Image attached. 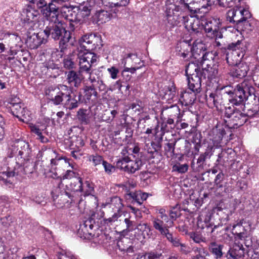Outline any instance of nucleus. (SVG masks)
Wrapping results in <instances>:
<instances>
[{"mask_svg":"<svg viewBox=\"0 0 259 259\" xmlns=\"http://www.w3.org/2000/svg\"><path fill=\"white\" fill-rule=\"evenodd\" d=\"M193 4L189 0H168L167 8L164 10L166 21L170 27L174 28L180 24L182 19V12L188 11L191 18L202 20L206 12L201 7H193Z\"/></svg>","mask_w":259,"mask_h":259,"instance_id":"obj_1","label":"nucleus"},{"mask_svg":"<svg viewBox=\"0 0 259 259\" xmlns=\"http://www.w3.org/2000/svg\"><path fill=\"white\" fill-rule=\"evenodd\" d=\"M45 93L55 105L62 103L64 108L69 110L78 107L80 102L78 96L73 93L72 89L66 85H50L46 89Z\"/></svg>","mask_w":259,"mask_h":259,"instance_id":"obj_2","label":"nucleus"},{"mask_svg":"<svg viewBox=\"0 0 259 259\" xmlns=\"http://www.w3.org/2000/svg\"><path fill=\"white\" fill-rule=\"evenodd\" d=\"M253 82V80L247 78L237 84L234 88L230 85H226L229 102L232 106L244 107V102L247 100H257L259 103V97L255 95Z\"/></svg>","mask_w":259,"mask_h":259,"instance_id":"obj_3","label":"nucleus"},{"mask_svg":"<svg viewBox=\"0 0 259 259\" xmlns=\"http://www.w3.org/2000/svg\"><path fill=\"white\" fill-rule=\"evenodd\" d=\"M36 163L30 159L17 161L11 158L7 160V171L0 172V181L8 185L12 184L10 178L14 177H23L25 175L33 172L35 169Z\"/></svg>","mask_w":259,"mask_h":259,"instance_id":"obj_4","label":"nucleus"},{"mask_svg":"<svg viewBox=\"0 0 259 259\" xmlns=\"http://www.w3.org/2000/svg\"><path fill=\"white\" fill-rule=\"evenodd\" d=\"M49 21L50 23L43 31L44 33L47 40L50 36L55 40H59V48L60 52L64 54L69 45V41L71 38V31L66 30L58 17H57L56 20Z\"/></svg>","mask_w":259,"mask_h":259,"instance_id":"obj_5","label":"nucleus"},{"mask_svg":"<svg viewBox=\"0 0 259 259\" xmlns=\"http://www.w3.org/2000/svg\"><path fill=\"white\" fill-rule=\"evenodd\" d=\"M251 17L249 11L241 7L231 9L226 14V21L234 25L236 29L241 33H249L253 29V26L249 20Z\"/></svg>","mask_w":259,"mask_h":259,"instance_id":"obj_6","label":"nucleus"},{"mask_svg":"<svg viewBox=\"0 0 259 259\" xmlns=\"http://www.w3.org/2000/svg\"><path fill=\"white\" fill-rule=\"evenodd\" d=\"M82 179L79 176L78 177L71 181L69 184L66 185V188L63 193L55 196H53L54 201L55 203L65 205V203L69 202V200L66 198L67 197L70 199V203H78L81 204L82 202V198H79L77 193L80 192L82 186Z\"/></svg>","mask_w":259,"mask_h":259,"instance_id":"obj_7","label":"nucleus"},{"mask_svg":"<svg viewBox=\"0 0 259 259\" xmlns=\"http://www.w3.org/2000/svg\"><path fill=\"white\" fill-rule=\"evenodd\" d=\"M244 108L240 106L238 108L235 106L225 107V116L228 118L224 120L225 127L237 129L247 121L249 115L245 113Z\"/></svg>","mask_w":259,"mask_h":259,"instance_id":"obj_8","label":"nucleus"},{"mask_svg":"<svg viewBox=\"0 0 259 259\" xmlns=\"http://www.w3.org/2000/svg\"><path fill=\"white\" fill-rule=\"evenodd\" d=\"M223 49L226 55L227 63L234 64L242 60L247 48L244 39H241L228 44Z\"/></svg>","mask_w":259,"mask_h":259,"instance_id":"obj_9","label":"nucleus"},{"mask_svg":"<svg viewBox=\"0 0 259 259\" xmlns=\"http://www.w3.org/2000/svg\"><path fill=\"white\" fill-rule=\"evenodd\" d=\"M66 0H50L48 3L45 0H38L36 3L37 8L47 20L57 19L59 15V9Z\"/></svg>","mask_w":259,"mask_h":259,"instance_id":"obj_10","label":"nucleus"},{"mask_svg":"<svg viewBox=\"0 0 259 259\" xmlns=\"http://www.w3.org/2000/svg\"><path fill=\"white\" fill-rule=\"evenodd\" d=\"M185 73L189 90L195 93H199L201 90V82L204 79L199 67L195 63H189L186 66Z\"/></svg>","mask_w":259,"mask_h":259,"instance_id":"obj_11","label":"nucleus"},{"mask_svg":"<svg viewBox=\"0 0 259 259\" xmlns=\"http://www.w3.org/2000/svg\"><path fill=\"white\" fill-rule=\"evenodd\" d=\"M222 25L221 19L216 16L210 17L205 19L204 24H202L205 32L208 37L212 38H222L223 36L220 31V27Z\"/></svg>","mask_w":259,"mask_h":259,"instance_id":"obj_12","label":"nucleus"},{"mask_svg":"<svg viewBox=\"0 0 259 259\" xmlns=\"http://www.w3.org/2000/svg\"><path fill=\"white\" fill-rule=\"evenodd\" d=\"M81 49L91 52L97 48L100 49L102 46V41L100 35L95 33H89L83 35L79 39Z\"/></svg>","mask_w":259,"mask_h":259,"instance_id":"obj_13","label":"nucleus"},{"mask_svg":"<svg viewBox=\"0 0 259 259\" xmlns=\"http://www.w3.org/2000/svg\"><path fill=\"white\" fill-rule=\"evenodd\" d=\"M9 108L13 115L17 117L19 120L23 122H27L30 120V111L21 102H14L12 100L10 103Z\"/></svg>","mask_w":259,"mask_h":259,"instance_id":"obj_14","label":"nucleus"},{"mask_svg":"<svg viewBox=\"0 0 259 259\" xmlns=\"http://www.w3.org/2000/svg\"><path fill=\"white\" fill-rule=\"evenodd\" d=\"M98 59L97 54L92 52H87L79 57V73L86 72L91 74V67L95 65Z\"/></svg>","mask_w":259,"mask_h":259,"instance_id":"obj_15","label":"nucleus"},{"mask_svg":"<svg viewBox=\"0 0 259 259\" xmlns=\"http://www.w3.org/2000/svg\"><path fill=\"white\" fill-rule=\"evenodd\" d=\"M200 72L204 79H207L206 82L215 83V85L219 84H222V80L220 78V75L219 74V64L218 63L213 64L212 67L208 68H203Z\"/></svg>","mask_w":259,"mask_h":259,"instance_id":"obj_16","label":"nucleus"},{"mask_svg":"<svg viewBox=\"0 0 259 259\" xmlns=\"http://www.w3.org/2000/svg\"><path fill=\"white\" fill-rule=\"evenodd\" d=\"M197 225L198 229H201V232L205 237L206 236H208L212 233L215 229L220 226H222V224L220 225L219 223L216 225L212 221L211 215L209 212L206 215L203 221L199 216L197 219Z\"/></svg>","mask_w":259,"mask_h":259,"instance_id":"obj_17","label":"nucleus"},{"mask_svg":"<svg viewBox=\"0 0 259 259\" xmlns=\"http://www.w3.org/2000/svg\"><path fill=\"white\" fill-rule=\"evenodd\" d=\"M133 158L134 159H132L131 158L123 159V162H121L116 167L127 174H134L136 171L141 169L143 165V162L140 157Z\"/></svg>","mask_w":259,"mask_h":259,"instance_id":"obj_18","label":"nucleus"},{"mask_svg":"<svg viewBox=\"0 0 259 259\" xmlns=\"http://www.w3.org/2000/svg\"><path fill=\"white\" fill-rule=\"evenodd\" d=\"M40 156L42 158H45L47 160L50 162L51 168L56 170L57 166L61 163V161L64 160V163H68L70 164V159L67 158L58 156V153L55 150H53L50 148L46 150V151L41 153Z\"/></svg>","mask_w":259,"mask_h":259,"instance_id":"obj_19","label":"nucleus"},{"mask_svg":"<svg viewBox=\"0 0 259 259\" xmlns=\"http://www.w3.org/2000/svg\"><path fill=\"white\" fill-rule=\"evenodd\" d=\"M225 125L218 123L208 133V138L216 148L221 146L223 139L226 134Z\"/></svg>","mask_w":259,"mask_h":259,"instance_id":"obj_20","label":"nucleus"},{"mask_svg":"<svg viewBox=\"0 0 259 259\" xmlns=\"http://www.w3.org/2000/svg\"><path fill=\"white\" fill-rule=\"evenodd\" d=\"M159 215L152 219L153 227L158 232L168 228V215L166 213V210L164 208L157 209Z\"/></svg>","mask_w":259,"mask_h":259,"instance_id":"obj_21","label":"nucleus"},{"mask_svg":"<svg viewBox=\"0 0 259 259\" xmlns=\"http://www.w3.org/2000/svg\"><path fill=\"white\" fill-rule=\"evenodd\" d=\"M228 64L232 66L229 74L233 78H242L246 76L249 68L245 63L241 61L237 63Z\"/></svg>","mask_w":259,"mask_h":259,"instance_id":"obj_22","label":"nucleus"},{"mask_svg":"<svg viewBox=\"0 0 259 259\" xmlns=\"http://www.w3.org/2000/svg\"><path fill=\"white\" fill-rule=\"evenodd\" d=\"M15 147L17 148L18 153V161L30 159L31 151L28 143L23 140H18L15 143Z\"/></svg>","mask_w":259,"mask_h":259,"instance_id":"obj_23","label":"nucleus"},{"mask_svg":"<svg viewBox=\"0 0 259 259\" xmlns=\"http://www.w3.org/2000/svg\"><path fill=\"white\" fill-rule=\"evenodd\" d=\"M227 88L226 85L219 84L214 87V90L217 98L219 109L222 110V108L225 106V103L228 101L229 98L227 94Z\"/></svg>","mask_w":259,"mask_h":259,"instance_id":"obj_24","label":"nucleus"},{"mask_svg":"<svg viewBox=\"0 0 259 259\" xmlns=\"http://www.w3.org/2000/svg\"><path fill=\"white\" fill-rule=\"evenodd\" d=\"M184 24L186 29L190 32L191 35H196L198 37L203 35L201 31V27L199 24L198 20L195 21L192 19H189L188 16H183Z\"/></svg>","mask_w":259,"mask_h":259,"instance_id":"obj_25","label":"nucleus"},{"mask_svg":"<svg viewBox=\"0 0 259 259\" xmlns=\"http://www.w3.org/2000/svg\"><path fill=\"white\" fill-rule=\"evenodd\" d=\"M98 97V93L96 90L92 87V85L85 86L83 89L82 92L79 93L78 99L80 102L85 103H90L91 101H95Z\"/></svg>","mask_w":259,"mask_h":259,"instance_id":"obj_26","label":"nucleus"},{"mask_svg":"<svg viewBox=\"0 0 259 259\" xmlns=\"http://www.w3.org/2000/svg\"><path fill=\"white\" fill-rule=\"evenodd\" d=\"M47 39L43 31L35 34L34 33L30 36H28L26 40V44L31 49H36L41 44H46Z\"/></svg>","mask_w":259,"mask_h":259,"instance_id":"obj_27","label":"nucleus"},{"mask_svg":"<svg viewBox=\"0 0 259 259\" xmlns=\"http://www.w3.org/2000/svg\"><path fill=\"white\" fill-rule=\"evenodd\" d=\"M199 101L201 103H205L209 108L215 107L218 110H219L214 90L213 91L207 90L205 93L200 96Z\"/></svg>","mask_w":259,"mask_h":259,"instance_id":"obj_28","label":"nucleus"},{"mask_svg":"<svg viewBox=\"0 0 259 259\" xmlns=\"http://www.w3.org/2000/svg\"><path fill=\"white\" fill-rule=\"evenodd\" d=\"M207 52L206 45L202 39L197 38L194 40L192 44V57L196 61H199L201 57Z\"/></svg>","mask_w":259,"mask_h":259,"instance_id":"obj_29","label":"nucleus"},{"mask_svg":"<svg viewBox=\"0 0 259 259\" xmlns=\"http://www.w3.org/2000/svg\"><path fill=\"white\" fill-rule=\"evenodd\" d=\"M192 46L190 40H184L180 42L177 47L178 55L184 59H188L192 57Z\"/></svg>","mask_w":259,"mask_h":259,"instance_id":"obj_30","label":"nucleus"},{"mask_svg":"<svg viewBox=\"0 0 259 259\" xmlns=\"http://www.w3.org/2000/svg\"><path fill=\"white\" fill-rule=\"evenodd\" d=\"M78 11L68 10L66 18L69 21L68 28L70 31H75L82 24L81 20L78 16Z\"/></svg>","mask_w":259,"mask_h":259,"instance_id":"obj_31","label":"nucleus"},{"mask_svg":"<svg viewBox=\"0 0 259 259\" xmlns=\"http://www.w3.org/2000/svg\"><path fill=\"white\" fill-rule=\"evenodd\" d=\"M80 73L74 70H70L66 72V80L70 88L74 87L78 88L81 85L83 78Z\"/></svg>","mask_w":259,"mask_h":259,"instance_id":"obj_32","label":"nucleus"},{"mask_svg":"<svg viewBox=\"0 0 259 259\" xmlns=\"http://www.w3.org/2000/svg\"><path fill=\"white\" fill-rule=\"evenodd\" d=\"M135 237L138 240H143L149 236L151 232V227L147 223H140L135 228Z\"/></svg>","mask_w":259,"mask_h":259,"instance_id":"obj_33","label":"nucleus"},{"mask_svg":"<svg viewBox=\"0 0 259 259\" xmlns=\"http://www.w3.org/2000/svg\"><path fill=\"white\" fill-rule=\"evenodd\" d=\"M107 7H105V8L104 7L98 8L94 7V9H96L95 18L99 24L108 22L112 16V14L107 10Z\"/></svg>","mask_w":259,"mask_h":259,"instance_id":"obj_34","label":"nucleus"},{"mask_svg":"<svg viewBox=\"0 0 259 259\" xmlns=\"http://www.w3.org/2000/svg\"><path fill=\"white\" fill-rule=\"evenodd\" d=\"M38 15V12L34 10L29 9L24 10L22 16L24 25H30V26L32 27V25L34 24V22L37 20Z\"/></svg>","mask_w":259,"mask_h":259,"instance_id":"obj_35","label":"nucleus"},{"mask_svg":"<svg viewBox=\"0 0 259 259\" xmlns=\"http://www.w3.org/2000/svg\"><path fill=\"white\" fill-rule=\"evenodd\" d=\"M197 94L193 91H184L180 95L179 101L182 105L185 106L191 105L196 99V95Z\"/></svg>","mask_w":259,"mask_h":259,"instance_id":"obj_36","label":"nucleus"},{"mask_svg":"<svg viewBox=\"0 0 259 259\" xmlns=\"http://www.w3.org/2000/svg\"><path fill=\"white\" fill-rule=\"evenodd\" d=\"M216 52H208L206 54H203L200 58L199 61L197 62V65L204 67V68H208L212 67L214 62V58Z\"/></svg>","mask_w":259,"mask_h":259,"instance_id":"obj_37","label":"nucleus"},{"mask_svg":"<svg viewBox=\"0 0 259 259\" xmlns=\"http://www.w3.org/2000/svg\"><path fill=\"white\" fill-rule=\"evenodd\" d=\"M224 248L223 244H218L215 242H211L208 246V250L213 255L215 259H221L224 256L223 251Z\"/></svg>","mask_w":259,"mask_h":259,"instance_id":"obj_38","label":"nucleus"},{"mask_svg":"<svg viewBox=\"0 0 259 259\" xmlns=\"http://www.w3.org/2000/svg\"><path fill=\"white\" fill-rule=\"evenodd\" d=\"M154 136L155 139H158L157 141L154 142L152 141L150 144V146L152 147V149L154 150V152H156V154L157 153L158 150H159L161 148V143L163 139V136L164 134V132H161V133L159 131V125L157 122V125L154 128Z\"/></svg>","mask_w":259,"mask_h":259,"instance_id":"obj_39","label":"nucleus"},{"mask_svg":"<svg viewBox=\"0 0 259 259\" xmlns=\"http://www.w3.org/2000/svg\"><path fill=\"white\" fill-rule=\"evenodd\" d=\"M181 211L179 204L170 207L168 212V221H170L168 222V228L172 227L174 226V222L181 216Z\"/></svg>","mask_w":259,"mask_h":259,"instance_id":"obj_40","label":"nucleus"},{"mask_svg":"<svg viewBox=\"0 0 259 259\" xmlns=\"http://www.w3.org/2000/svg\"><path fill=\"white\" fill-rule=\"evenodd\" d=\"M169 228H167L165 229H163L158 232L162 237L166 238V239L169 242H170L174 246L176 247H179L181 243L180 242V239L178 237H175L173 235L172 233L169 231Z\"/></svg>","mask_w":259,"mask_h":259,"instance_id":"obj_41","label":"nucleus"},{"mask_svg":"<svg viewBox=\"0 0 259 259\" xmlns=\"http://www.w3.org/2000/svg\"><path fill=\"white\" fill-rule=\"evenodd\" d=\"M242 221L243 220L241 221L240 223L234 225L232 229V233L240 240L245 239L248 235V232L242 226Z\"/></svg>","mask_w":259,"mask_h":259,"instance_id":"obj_42","label":"nucleus"},{"mask_svg":"<svg viewBox=\"0 0 259 259\" xmlns=\"http://www.w3.org/2000/svg\"><path fill=\"white\" fill-rule=\"evenodd\" d=\"M108 204L114 212H118L121 214V209L124 206L122 199L116 196H113L110 198V202Z\"/></svg>","mask_w":259,"mask_h":259,"instance_id":"obj_43","label":"nucleus"},{"mask_svg":"<svg viewBox=\"0 0 259 259\" xmlns=\"http://www.w3.org/2000/svg\"><path fill=\"white\" fill-rule=\"evenodd\" d=\"M92 5L93 4L91 5V0H90L88 4L80 5L77 8L78 15L80 17L82 22H83L84 18H88L90 15L91 8L94 9V7Z\"/></svg>","mask_w":259,"mask_h":259,"instance_id":"obj_44","label":"nucleus"},{"mask_svg":"<svg viewBox=\"0 0 259 259\" xmlns=\"http://www.w3.org/2000/svg\"><path fill=\"white\" fill-rule=\"evenodd\" d=\"M163 98L167 101L174 100L176 97V87L174 82L165 85L163 89Z\"/></svg>","mask_w":259,"mask_h":259,"instance_id":"obj_45","label":"nucleus"},{"mask_svg":"<svg viewBox=\"0 0 259 259\" xmlns=\"http://www.w3.org/2000/svg\"><path fill=\"white\" fill-rule=\"evenodd\" d=\"M95 192L94 184L91 180L82 181V186L80 192H82L84 197L92 195Z\"/></svg>","mask_w":259,"mask_h":259,"instance_id":"obj_46","label":"nucleus"},{"mask_svg":"<svg viewBox=\"0 0 259 259\" xmlns=\"http://www.w3.org/2000/svg\"><path fill=\"white\" fill-rule=\"evenodd\" d=\"M60 68L53 60L48 61V78H56L60 75Z\"/></svg>","mask_w":259,"mask_h":259,"instance_id":"obj_47","label":"nucleus"},{"mask_svg":"<svg viewBox=\"0 0 259 259\" xmlns=\"http://www.w3.org/2000/svg\"><path fill=\"white\" fill-rule=\"evenodd\" d=\"M53 175L54 176H53V178L59 179L60 180V184H62V180H63L67 179L72 181L73 179L79 176L78 173L71 170H66L62 176H58L56 172L54 173Z\"/></svg>","mask_w":259,"mask_h":259,"instance_id":"obj_48","label":"nucleus"},{"mask_svg":"<svg viewBox=\"0 0 259 259\" xmlns=\"http://www.w3.org/2000/svg\"><path fill=\"white\" fill-rule=\"evenodd\" d=\"M93 233V230L89 231L88 228L79 225L77 231V235L83 239L91 240L95 236Z\"/></svg>","mask_w":259,"mask_h":259,"instance_id":"obj_49","label":"nucleus"},{"mask_svg":"<svg viewBox=\"0 0 259 259\" xmlns=\"http://www.w3.org/2000/svg\"><path fill=\"white\" fill-rule=\"evenodd\" d=\"M125 126L126 127L125 129V134L124 138H122L121 137H119L120 138V144L122 145L123 143L124 144H129L131 143V139L133 137L134 130L131 125L128 123H125Z\"/></svg>","mask_w":259,"mask_h":259,"instance_id":"obj_50","label":"nucleus"},{"mask_svg":"<svg viewBox=\"0 0 259 259\" xmlns=\"http://www.w3.org/2000/svg\"><path fill=\"white\" fill-rule=\"evenodd\" d=\"M162 256L161 253L153 250L139 254L136 259H160Z\"/></svg>","mask_w":259,"mask_h":259,"instance_id":"obj_51","label":"nucleus"},{"mask_svg":"<svg viewBox=\"0 0 259 259\" xmlns=\"http://www.w3.org/2000/svg\"><path fill=\"white\" fill-rule=\"evenodd\" d=\"M206 158L203 155L201 154L197 159V162L195 163L194 160L191 163V167L193 171L196 172H200L203 170L204 164L206 161Z\"/></svg>","mask_w":259,"mask_h":259,"instance_id":"obj_52","label":"nucleus"},{"mask_svg":"<svg viewBox=\"0 0 259 259\" xmlns=\"http://www.w3.org/2000/svg\"><path fill=\"white\" fill-rule=\"evenodd\" d=\"M96 213L93 211L88 218H84L81 222L80 225L88 228L89 231L93 230L95 224V217Z\"/></svg>","mask_w":259,"mask_h":259,"instance_id":"obj_53","label":"nucleus"},{"mask_svg":"<svg viewBox=\"0 0 259 259\" xmlns=\"http://www.w3.org/2000/svg\"><path fill=\"white\" fill-rule=\"evenodd\" d=\"M77 117L82 124H88L90 122L89 111L87 109H79L77 112Z\"/></svg>","mask_w":259,"mask_h":259,"instance_id":"obj_54","label":"nucleus"},{"mask_svg":"<svg viewBox=\"0 0 259 259\" xmlns=\"http://www.w3.org/2000/svg\"><path fill=\"white\" fill-rule=\"evenodd\" d=\"M176 142L171 141L165 144L164 154L167 158H172L174 157Z\"/></svg>","mask_w":259,"mask_h":259,"instance_id":"obj_55","label":"nucleus"},{"mask_svg":"<svg viewBox=\"0 0 259 259\" xmlns=\"http://www.w3.org/2000/svg\"><path fill=\"white\" fill-rule=\"evenodd\" d=\"M191 2L193 4L198 5L199 7L204 9L206 12H209L211 9V6L214 2L212 0H193Z\"/></svg>","mask_w":259,"mask_h":259,"instance_id":"obj_56","label":"nucleus"},{"mask_svg":"<svg viewBox=\"0 0 259 259\" xmlns=\"http://www.w3.org/2000/svg\"><path fill=\"white\" fill-rule=\"evenodd\" d=\"M188 234L190 238L196 243L205 242L206 241V237L204 236L202 232L199 231L191 232Z\"/></svg>","mask_w":259,"mask_h":259,"instance_id":"obj_57","label":"nucleus"},{"mask_svg":"<svg viewBox=\"0 0 259 259\" xmlns=\"http://www.w3.org/2000/svg\"><path fill=\"white\" fill-rule=\"evenodd\" d=\"M124 191L125 192L124 194V198L126 200L135 204V200L136 199V197H137L138 191L132 192L130 191V188L127 187H125Z\"/></svg>","mask_w":259,"mask_h":259,"instance_id":"obj_58","label":"nucleus"},{"mask_svg":"<svg viewBox=\"0 0 259 259\" xmlns=\"http://www.w3.org/2000/svg\"><path fill=\"white\" fill-rule=\"evenodd\" d=\"M175 127V124L174 123V119L171 117L168 118L166 120V122H163L161 124V127L160 133L161 132H168L169 131V128L173 129Z\"/></svg>","mask_w":259,"mask_h":259,"instance_id":"obj_59","label":"nucleus"},{"mask_svg":"<svg viewBox=\"0 0 259 259\" xmlns=\"http://www.w3.org/2000/svg\"><path fill=\"white\" fill-rule=\"evenodd\" d=\"M112 0H91V5L93 4V6L98 8L105 7H108L111 8Z\"/></svg>","mask_w":259,"mask_h":259,"instance_id":"obj_60","label":"nucleus"},{"mask_svg":"<svg viewBox=\"0 0 259 259\" xmlns=\"http://www.w3.org/2000/svg\"><path fill=\"white\" fill-rule=\"evenodd\" d=\"M63 67L65 69L73 70L75 69L76 64L73 61L72 59L70 56H66L64 58L63 60Z\"/></svg>","mask_w":259,"mask_h":259,"instance_id":"obj_61","label":"nucleus"},{"mask_svg":"<svg viewBox=\"0 0 259 259\" xmlns=\"http://www.w3.org/2000/svg\"><path fill=\"white\" fill-rule=\"evenodd\" d=\"M224 179L225 175L223 172V171L222 170H220V172L216 176L214 180V186L216 187L217 189H222L224 187L223 182Z\"/></svg>","mask_w":259,"mask_h":259,"instance_id":"obj_62","label":"nucleus"},{"mask_svg":"<svg viewBox=\"0 0 259 259\" xmlns=\"http://www.w3.org/2000/svg\"><path fill=\"white\" fill-rule=\"evenodd\" d=\"M130 152L128 147H124L121 151L119 158L116 162V167L119 165L121 162H123V159L131 158L130 157Z\"/></svg>","mask_w":259,"mask_h":259,"instance_id":"obj_63","label":"nucleus"},{"mask_svg":"<svg viewBox=\"0 0 259 259\" xmlns=\"http://www.w3.org/2000/svg\"><path fill=\"white\" fill-rule=\"evenodd\" d=\"M92 82V87L94 89L98 88L100 91H104L106 90V85L102 80L92 79L90 77Z\"/></svg>","mask_w":259,"mask_h":259,"instance_id":"obj_64","label":"nucleus"}]
</instances>
